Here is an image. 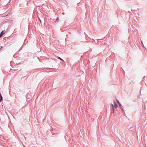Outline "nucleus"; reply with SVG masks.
<instances>
[{"label": "nucleus", "mask_w": 147, "mask_h": 147, "mask_svg": "<svg viewBox=\"0 0 147 147\" xmlns=\"http://www.w3.org/2000/svg\"><path fill=\"white\" fill-rule=\"evenodd\" d=\"M23 47V45L22 46L20 49L18 51H19L21 50Z\"/></svg>", "instance_id": "nucleus-8"}, {"label": "nucleus", "mask_w": 147, "mask_h": 147, "mask_svg": "<svg viewBox=\"0 0 147 147\" xmlns=\"http://www.w3.org/2000/svg\"><path fill=\"white\" fill-rule=\"evenodd\" d=\"M5 32L4 31H2L0 33V38L5 34Z\"/></svg>", "instance_id": "nucleus-2"}, {"label": "nucleus", "mask_w": 147, "mask_h": 147, "mask_svg": "<svg viewBox=\"0 0 147 147\" xmlns=\"http://www.w3.org/2000/svg\"><path fill=\"white\" fill-rule=\"evenodd\" d=\"M117 104L119 105V106L120 107V108L121 109V110H122V111L123 112H124V110L123 109V106L121 105V104L117 100Z\"/></svg>", "instance_id": "nucleus-1"}, {"label": "nucleus", "mask_w": 147, "mask_h": 147, "mask_svg": "<svg viewBox=\"0 0 147 147\" xmlns=\"http://www.w3.org/2000/svg\"><path fill=\"white\" fill-rule=\"evenodd\" d=\"M114 111L115 109L114 107H112L111 109V114L114 113Z\"/></svg>", "instance_id": "nucleus-3"}, {"label": "nucleus", "mask_w": 147, "mask_h": 147, "mask_svg": "<svg viewBox=\"0 0 147 147\" xmlns=\"http://www.w3.org/2000/svg\"><path fill=\"white\" fill-rule=\"evenodd\" d=\"M111 107H114V105H113V104H111Z\"/></svg>", "instance_id": "nucleus-9"}, {"label": "nucleus", "mask_w": 147, "mask_h": 147, "mask_svg": "<svg viewBox=\"0 0 147 147\" xmlns=\"http://www.w3.org/2000/svg\"><path fill=\"white\" fill-rule=\"evenodd\" d=\"M114 108L115 107V108H117L118 107V106L116 104V102H115V101H114Z\"/></svg>", "instance_id": "nucleus-4"}, {"label": "nucleus", "mask_w": 147, "mask_h": 147, "mask_svg": "<svg viewBox=\"0 0 147 147\" xmlns=\"http://www.w3.org/2000/svg\"><path fill=\"white\" fill-rule=\"evenodd\" d=\"M58 59H59L61 61H64L62 59H61V57H58Z\"/></svg>", "instance_id": "nucleus-6"}, {"label": "nucleus", "mask_w": 147, "mask_h": 147, "mask_svg": "<svg viewBox=\"0 0 147 147\" xmlns=\"http://www.w3.org/2000/svg\"><path fill=\"white\" fill-rule=\"evenodd\" d=\"M141 43H142V45H143V46H144V45H143V42H142V41L141 40Z\"/></svg>", "instance_id": "nucleus-10"}, {"label": "nucleus", "mask_w": 147, "mask_h": 147, "mask_svg": "<svg viewBox=\"0 0 147 147\" xmlns=\"http://www.w3.org/2000/svg\"><path fill=\"white\" fill-rule=\"evenodd\" d=\"M58 21H59V18L58 17H57V19L56 20L55 22H58Z\"/></svg>", "instance_id": "nucleus-7"}, {"label": "nucleus", "mask_w": 147, "mask_h": 147, "mask_svg": "<svg viewBox=\"0 0 147 147\" xmlns=\"http://www.w3.org/2000/svg\"><path fill=\"white\" fill-rule=\"evenodd\" d=\"M145 76H144L143 78L144 79H145Z\"/></svg>", "instance_id": "nucleus-11"}, {"label": "nucleus", "mask_w": 147, "mask_h": 147, "mask_svg": "<svg viewBox=\"0 0 147 147\" xmlns=\"http://www.w3.org/2000/svg\"><path fill=\"white\" fill-rule=\"evenodd\" d=\"M64 14H65V13H64V12L62 13V14H63V15H64Z\"/></svg>", "instance_id": "nucleus-12"}, {"label": "nucleus", "mask_w": 147, "mask_h": 147, "mask_svg": "<svg viewBox=\"0 0 147 147\" xmlns=\"http://www.w3.org/2000/svg\"><path fill=\"white\" fill-rule=\"evenodd\" d=\"M3 100V97L1 94L0 93V101L1 102Z\"/></svg>", "instance_id": "nucleus-5"}]
</instances>
